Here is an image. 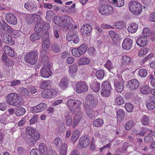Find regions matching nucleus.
<instances>
[{
	"label": "nucleus",
	"instance_id": "nucleus-32",
	"mask_svg": "<svg viewBox=\"0 0 155 155\" xmlns=\"http://www.w3.org/2000/svg\"><path fill=\"white\" fill-rule=\"evenodd\" d=\"M19 93L25 97H28L30 96L28 89L23 87H20L19 89Z\"/></svg>",
	"mask_w": 155,
	"mask_h": 155
},
{
	"label": "nucleus",
	"instance_id": "nucleus-28",
	"mask_svg": "<svg viewBox=\"0 0 155 155\" xmlns=\"http://www.w3.org/2000/svg\"><path fill=\"white\" fill-rule=\"evenodd\" d=\"M39 149L43 155H47L48 153L47 147L44 143H40L39 146Z\"/></svg>",
	"mask_w": 155,
	"mask_h": 155
},
{
	"label": "nucleus",
	"instance_id": "nucleus-24",
	"mask_svg": "<svg viewBox=\"0 0 155 155\" xmlns=\"http://www.w3.org/2000/svg\"><path fill=\"white\" fill-rule=\"evenodd\" d=\"M51 51L54 53H58L61 52V47L58 44L55 43L51 44Z\"/></svg>",
	"mask_w": 155,
	"mask_h": 155
},
{
	"label": "nucleus",
	"instance_id": "nucleus-12",
	"mask_svg": "<svg viewBox=\"0 0 155 155\" xmlns=\"http://www.w3.org/2000/svg\"><path fill=\"white\" fill-rule=\"evenodd\" d=\"M57 92L53 89L45 90L41 93L42 97L46 98H50L56 95Z\"/></svg>",
	"mask_w": 155,
	"mask_h": 155
},
{
	"label": "nucleus",
	"instance_id": "nucleus-25",
	"mask_svg": "<svg viewBox=\"0 0 155 155\" xmlns=\"http://www.w3.org/2000/svg\"><path fill=\"white\" fill-rule=\"evenodd\" d=\"M4 51L6 54L11 57H14L15 55V52L10 47L5 46L3 48Z\"/></svg>",
	"mask_w": 155,
	"mask_h": 155
},
{
	"label": "nucleus",
	"instance_id": "nucleus-18",
	"mask_svg": "<svg viewBox=\"0 0 155 155\" xmlns=\"http://www.w3.org/2000/svg\"><path fill=\"white\" fill-rule=\"evenodd\" d=\"M79 143L82 148L87 147L89 145L90 140L86 137H81L79 139Z\"/></svg>",
	"mask_w": 155,
	"mask_h": 155
},
{
	"label": "nucleus",
	"instance_id": "nucleus-21",
	"mask_svg": "<svg viewBox=\"0 0 155 155\" xmlns=\"http://www.w3.org/2000/svg\"><path fill=\"white\" fill-rule=\"evenodd\" d=\"M82 112L81 111L79 110L77 112L74 117L72 125L73 127H74L80 121L82 117Z\"/></svg>",
	"mask_w": 155,
	"mask_h": 155
},
{
	"label": "nucleus",
	"instance_id": "nucleus-42",
	"mask_svg": "<svg viewBox=\"0 0 155 155\" xmlns=\"http://www.w3.org/2000/svg\"><path fill=\"white\" fill-rule=\"evenodd\" d=\"M40 21L38 22L37 24L35 26L34 28V30L35 32L37 33H42L43 34V31H42V28L41 27V24L40 23Z\"/></svg>",
	"mask_w": 155,
	"mask_h": 155
},
{
	"label": "nucleus",
	"instance_id": "nucleus-41",
	"mask_svg": "<svg viewBox=\"0 0 155 155\" xmlns=\"http://www.w3.org/2000/svg\"><path fill=\"white\" fill-rule=\"evenodd\" d=\"M130 58L126 56L123 57L122 64L125 65H127L131 64V61H130Z\"/></svg>",
	"mask_w": 155,
	"mask_h": 155
},
{
	"label": "nucleus",
	"instance_id": "nucleus-56",
	"mask_svg": "<svg viewBox=\"0 0 155 155\" xmlns=\"http://www.w3.org/2000/svg\"><path fill=\"white\" fill-rule=\"evenodd\" d=\"M114 25L117 28L121 29L124 27L125 24L122 21H120L115 23Z\"/></svg>",
	"mask_w": 155,
	"mask_h": 155
},
{
	"label": "nucleus",
	"instance_id": "nucleus-20",
	"mask_svg": "<svg viewBox=\"0 0 155 155\" xmlns=\"http://www.w3.org/2000/svg\"><path fill=\"white\" fill-rule=\"evenodd\" d=\"M136 43L140 47L146 45L148 43L147 37L144 36H140L137 40Z\"/></svg>",
	"mask_w": 155,
	"mask_h": 155
},
{
	"label": "nucleus",
	"instance_id": "nucleus-63",
	"mask_svg": "<svg viewBox=\"0 0 155 155\" xmlns=\"http://www.w3.org/2000/svg\"><path fill=\"white\" fill-rule=\"evenodd\" d=\"M71 52L72 54L75 57H79L81 55L78 48L73 49L72 50Z\"/></svg>",
	"mask_w": 155,
	"mask_h": 155
},
{
	"label": "nucleus",
	"instance_id": "nucleus-13",
	"mask_svg": "<svg viewBox=\"0 0 155 155\" xmlns=\"http://www.w3.org/2000/svg\"><path fill=\"white\" fill-rule=\"evenodd\" d=\"M5 20L7 22L11 24L15 25L17 23V19L15 16L10 13H7L5 15Z\"/></svg>",
	"mask_w": 155,
	"mask_h": 155
},
{
	"label": "nucleus",
	"instance_id": "nucleus-5",
	"mask_svg": "<svg viewBox=\"0 0 155 155\" xmlns=\"http://www.w3.org/2000/svg\"><path fill=\"white\" fill-rule=\"evenodd\" d=\"M38 52L36 51L29 52L25 57V59L26 62L33 65L35 64L38 59Z\"/></svg>",
	"mask_w": 155,
	"mask_h": 155
},
{
	"label": "nucleus",
	"instance_id": "nucleus-26",
	"mask_svg": "<svg viewBox=\"0 0 155 155\" xmlns=\"http://www.w3.org/2000/svg\"><path fill=\"white\" fill-rule=\"evenodd\" d=\"M40 73L43 77L46 78H48L52 74L50 68H42Z\"/></svg>",
	"mask_w": 155,
	"mask_h": 155
},
{
	"label": "nucleus",
	"instance_id": "nucleus-17",
	"mask_svg": "<svg viewBox=\"0 0 155 155\" xmlns=\"http://www.w3.org/2000/svg\"><path fill=\"white\" fill-rule=\"evenodd\" d=\"M92 27L90 25L86 24L82 27L81 28V32L83 35L90 34L92 31Z\"/></svg>",
	"mask_w": 155,
	"mask_h": 155
},
{
	"label": "nucleus",
	"instance_id": "nucleus-3",
	"mask_svg": "<svg viewBox=\"0 0 155 155\" xmlns=\"http://www.w3.org/2000/svg\"><path fill=\"white\" fill-rule=\"evenodd\" d=\"M6 99L8 104L11 105H22L24 103L22 97L15 93H11L7 95Z\"/></svg>",
	"mask_w": 155,
	"mask_h": 155
},
{
	"label": "nucleus",
	"instance_id": "nucleus-15",
	"mask_svg": "<svg viewBox=\"0 0 155 155\" xmlns=\"http://www.w3.org/2000/svg\"><path fill=\"white\" fill-rule=\"evenodd\" d=\"M24 7L30 12H34L37 9L36 4L31 2H26L24 5Z\"/></svg>",
	"mask_w": 155,
	"mask_h": 155
},
{
	"label": "nucleus",
	"instance_id": "nucleus-16",
	"mask_svg": "<svg viewBox=\"0 0 155 155\" xmlns=\"http://www.w3.org/2000/svg\"><path fill=\"white\" fill-rule=\"evenodd\" d=\"M47 107L46 104L44 103L40 104L37 106L31 108V110L33 113H38L44 110Z\"/></svg>",
	"mask_w": 155,
	"mask_h": 155
},
{
	"label": "nucleus",
	"instance_id": "nucleus-55",
	"mask_svg": "<svg viewBox=\"0 0 155 155\" xmlns=\"http://www.w3.org/2000/svg\"><path fill=\"white\" fill-rule=\"evenodd\" d=\"M139 74L141 77H145L147 75V71L144 68H141L139 71Z\"/></svg>",
	"mask_w": 155,
	"mask_h": 155
},
{
	"label": "nucleus",
	"instance_id": "nucleus-11",
	"mask_svg": "<svg viewBox=\"0 0 155 155\" xmlns=\"http://www.w3.org/2000/svg\"><path fill=\"white\" fill-rule=\"evenodd\" d=\"M76 86V91L78 94L86 92L88 88V86L84 81L78 83Z\"/></svg>",
	"mask_w": 155,
	"mask_h": 155
},
{
	"label": "nucleus",
	"instance_id": "nucleus-9",
	"mask_svg": "<svg viewBox=\"0 0 155 155\" xmlns=\"http://www.w3.org/2000/svg\"><path fill=\"white\" fill-rule=\"evenodd\" d=\"M102 90L101 93L104 97H107L110 95L111 87L110 84L107 81H105L103 83L102 86Z\"/></svg>",
	"mask_w": 155,
	"mask_h": 155
},
{
	"label": "nucleus",
	"instance_id": "nucleus-36",
	"mask_svg": "<svg viewBox=\"0 0 155 155\" xmlns=\"http://www.w3.org/2000/svg\"><path fill=\"white\" fill-rule=\"evenodd\" d=\"M3 30L7 33H10L13 31V29L5 21H3Z\"/></svg>",
	"mask_w": 155,
	"mask_h": 155
},
{
	"label": "nucleus",
	"instance_id": "nucleus-58",
	"mask_svg": "<svg viewBox=\"0 0 155 155\" xmlns=\"http://www.w3.org/2000/svg\"><path fill=\"white\" fill-rule=\"evenodd\" d=\"M141 122L142 124L144 125H146L148 124L149 122V119L148 117L146 116H144L141 120Z\"/></svg>",
	"mask_w": 155,
	"mask_h": 155
},
{
	"label": "nucleus",
	"instance_id": "nucleus-33",
	"mask_svg": "<svg viewBox=\"0 0 155 155\" xmlns=\"http://www.w3.org/2000/svg\"><path fill=\"white\" fill-rule=\"evenodd\" d=\"M138 28V25L135 23L130 24L128 28V31L131 33H134L137 30Z\"/></svg>",
	"mask_w": 155,
	"mask_h": 155
},
{
	"label": "nucleus",
	"instance_id": "nucleus-53",
	"mask_svg": "<svg viewBox=\"0 0 155 155\" xmlns=\"http://www.w3.org/2000/svg\"><path fill=\"white\" fill-rule=\"evenodd\" d=\"M79 52L81 55L83 54L86 51L87 49V47L85 44H83L78 48Z\"/></svg>",
	"mask_w": 155,
	"mask_h": 155
},
{
	"label": "nucleus",
	"instance_id": "nucleus-6",
	"mask_svg": "<svg viewBox=\"0 0 155 155\" xmlns=\"http://www.w3.org/2000/svg\"><path fill=\"white\" fill-rule=\"evenodd\" d=\"M67 104L70 110L74 113L75 109H80L82 103L80 101L71 99L69 100Z\"/></svg>",
	"mask_w": 155,
	"mask_h": 155
},
{
	"label": "nucleus",
	"instance_id": "nucleus-19",
	"mask_svg": "<svg viewBox=\"0 0 155 155\" xmlns=\"http://www.w3.org/2000/svg\"><path fill=\"white\" fill-rule=\"evenodd\" d=\"M133 43L132 40L129 38H126L123 41L122 44L123 48L126 50H129L130 48Z\"/></svg>",
	"mask_w": 155,
	"mask_h": 155
},
{
	"label": "nucleus",
	"instance_id": "nucleus-23",
	"mask_svg": "<svg viewBox=\"0 0 155 155\" xmlns=\"http://www.w3.org/2000/svg\"><path fill=\"white\" fill-rule=\"evenodd\" d=\"M128 86L131 90H134L137 89L139 85L138 81L136 79H133L130 81L128 83Z\"/></svg>",
	"mask_w": 155,
	"mask_h": 155
},
{
	"label": "nucleus",
	"instance_id": "nucleus-4",
	"mask_svg": "<svg viewBox=\"0 0 155 155\" xmlns=\"http://www.w3.org/2000/svg\"><path fill=\"white\" fill-rule=\"evenodd\" d=\"M73 23L74 21L71 17L67 15H63L62 16V22L60 23V27L66 31L73 28Z\"/></svg>",
	"mask_w": 155,
	"mask_h": 155
},
{
	"label": "nucleus",
	"instance_id": "nucleus-8",
	"mask_svg": "<svg viewBox=\"0 0 155 155\" xmlns=\"http://www.w3.org/2000/svg\"><path fill=\"white\" fill-rule=\"evenodd\" d=\"M114 85L115 90L118 92L121 93L124 89V82L121 76L116 77L114 81Z\"/></svg>",
	"mask_w": 155,
	"mask_h": 155
},
{
	"label": "nucleus",
	"instance_id": "nucleus-54",
	"mask_svg": "<svg viewBox=\"0 0 155 155\" xmlns=\"http://www.w3.org/2000/svg\"><path fill=\"white\" fill-rule=\"evenodd\" d=\"M87 51L89 55L92 57L94 56L96 53L95 49L93 47H91L89 48Z\"/></svg>",
	"mask_w": 155,
	"mask_h": 155
},
{
	"label": "nucleus",
	"instance_id": "nucleus-30",
	"mask_svg": "<svg viewBox=\"0 0 155 155\" xmlns=\"http://www.w3.org/2000/svg\"><path fill=\"white\" fill-rule=\"evenodd\" d=\"M42 36V33H37L36 32L33 33L30 36V40L33 42L40 39Z\"/></svg>",
	"mask_w": 155,
	"mask_h": 155
},
{
	"label": "nucleus",
	"instance_id": "nucleus-39",
	"mask_svg": "<svg viewBox=\"0 0 155 155\" xmlns=\"http://www.w3.org/2000/svg\"><path fill=\"white\" fill-rule=\"evenodd\" d=\"M135 125V123L133 120H130L127 121L126 123L125 128L127 130H129Z\"/></svg>",
	"mask_w": 155,
	"mask_h": 155
},
{
	"label": "nucleus",
	"instance_id": "nucleus-50",
	"mask_svg": "<svg viewBox=\"0 0 155 155\" xmlns=\"http://www.w3.org/2000/svg\"><path fill=\"white\" fill-rule=\"evenodd\" d=\"M79 137V132L78 130H74L73 132L71 137V140L74 142L76 141Z\"/></svg>",
	"mask_w": 155,
	"mask_h": 155
},
{
	"label": "nucleus",
	"instance_id": "nucleus-38",
	"mask_svg": "<svg viewBox=\"0 0 155 155\" xmlns=\"http://www.w3.org/2000/svg\"><path fill=\"white\" fill-rule=\"evenodd\" d=\"M41 19V17L39 15L33 14L30 16L29 21L30 23H32L37 20H38L39 22Z\"/></svg>",
	"mask_w": 155,
	"mask_h": 155
},
{
	"label": "nucleus",
	"instance_id": "nucleus-37",
	"mask_svg": "<svg viewBox=\"0 0 155 155\" xmlns=\"http://www.w3.org/2000/svg\"><path fill=\"white\" fill-rule=\"evenodd\" d=\"M111 3L115 6L118 7H122L124 4V0H113Z\"/></svg>",
	"mask_w": 155,
	"mask_h": 155
},
{
	"label": "nucleus",
	"instance_id": "nucleus-60",
	"mask_svg": "<svg viewBox=\"0 0 155 155\" xmlns=\"http://www.w3.org/2000/svg\"><path fill=\"white\" fill-rule=\"evenodd\" d=\"M1 59L2 61L5 63V65L9 66V63L10 61L7 56L3 55Z\"/></svg>",
	"mask_w": 155,
	"mask_h": 155
},
{
	"label": "nucleus",
	"instance_id": "nucleus-1",
	"mask_svg": "<svg viewBox=\"0 0 155 155\" xmlns=\"http://www.w3.org/2000/svg\"><path fill=\"white\" fill-rule=\"evenodd\" d=\"M97 104V101L94 99L92 94H89L86 96L84 104L85 111L87 115L91 118H93L95 116L91 109L96 107Z\"/></svg>",
	"mask_w": 155,
	"mask_h": 155
},
{
	"label": "nucleus",
	"instance_id": "nucleus-44",
	"mask_svg": "<svg viewBox=\"0 0 155 155\" xmlns=\"http://www.w3.org/2000/svg\"><path fill=\"white\" fill-rule=\"evenodd\" d=\"M90 62V60L87 58L84 57L79 60L78 61V64L79 65H84L89 64Z\"/></svg>",
	"mask_w": 155,
	"mask_h": 155
},
{
	"label": "nucleus",
	"instance_id": "nucleus-49",
	"mask_svg": "<svg viewBox=\"0 0 155 155\" xmlns=\"http://www.w3.org/2000/svg\"><path fill=\"white\" fill-rule=\"evenodd\" d=\"M77 35L75 32L70 31L68 33L66 37V38L68 41H72V38H74V36H77Z\"/></svg>",
	"mask_w": 155,
	"mask_h": 155
},
{
	"label": "nucleus",
	"instance_id": "nucleus-31",
	"mask_svg": "<svg viewBox=\"0 0 155 155\" xmlns=\"http://www.w3.org/2000/svg\"><path fill=\"white\" fill-rule=\"evenodd\" d=\"M47 51L45 50H42L41 52V64L45 63V62H49L48 61V57L46 55Z\"/></svg>",
	"mask_w": 155,
	"mask_h": 155
},
{
	"label": "nucleus",
	"instance_id": "nucleus-52",
	"mask_svg": "<svg viewBox=\"0 0 155 155\" xmlns=\"http://www.w3.org/2000/svg\"><path fill=\"white\" fill-rule=\"evenodd\" d=\"M149 51L148 48L145 47L142 48L139 52V55L141 57L146 54Z\"/></svg>",
	"mask_w": 155,
	"mask_h": 155
},
{
	"label": "nucleus",
	"instance_id": "nucleus-47",
	"mask_svg": "<svg viewBox=\"0 0 155 155\" xmlns=\"http://www.w3.org/2000/svg\"><path fill=\"white\" fill-rule=\"evenodd\" d=\"M64 117L66 119L67 125L69 126H70L71 124L72 121L71 117L69 113L68 112L66 113Z\"/></svg>",
	"mask_w": 155,
	"mask_h": 155
},
{
	"label": "nucleus",
	"instance_id": "nucleus-46",
	"mask_svg": "<svg viewBox=\"0 0 155 155\" xmlns=\"http://www.w3.org/2000/svg\"><path fill=\"white\" fill-rule=\"evenodd\" d=\"M51 82L49 81H42L40 86V87L42 89H44L46 87L50 86Z\"/></svg>",
	"mask_w": 155,
	"mask_h": 155
},
{
	"label": "nucleus",
	"instance_id": "nucleus-35",
	"mask_svg": "<svg viewBox=\"0 0 155 155\" xmlns=\"http://www.w3.org/2000/svg\"><path fill=\"white\" fill-rule=\"evenodd\" d=\"M117 117L118 120L121 121L123 120L124 117V114L123 110L119 109L117 111Z\"/></svg>",
	"mask_w": 155,
	"mask_h": 155
},
{
	"label": "nucleus",
	"instance_id": "nucleus-45",
	"mask_svg": "<svg viewBox=\"0 0 155 155\" xmlns=\"http://www.w3.org/2000/svg\"><path fill=\"white\" fill-rule=\"evenodd\" d=\"M104 123L103 120L102 119L98 118L95 119L93 122V125L96 127L101 126Z\"/></svg>",
	"mask_w": 155,
	"mask_h": 155
},
{
	"label": "nucleus",
	"instance_id": "nucleus-48",
	"mask_svg": "<svg viewBox=\"0 0 155 155\" xmlns=\"http://www.w3.org/2000/svg\"><path fill=\"white\" fill-rule=\"evenodd\" d=\"M150 90H151V88L147 85L142 87L140 90L141 93L144 94H148Z\"/></svg>",
	"mask_w": 155,
	"mask_h": 155
},
{
	"label": "nucleus",
	"instance_id": "nucleus-10",
	"mask_svg": "<svg viewBox=\"0 0 155 155\" xmlns=\"http://www.w3.org/2000/svg\"><path fill=\"white\" fill-rule=\"evenodd\" d=\"M99 12L102 15H108L113 12V8L110 5H104L98 8Z\"/></svg>",
	"mask_w": 155,
	"mask_h": 155
},
{
	"label": "nucleus",
	"instance_id": "nucleus-61",
	"mask_svg": "<svg viewBox=\"0 0 155 155\" xmlns=\"http://www.w3.org/2000/svg\"><path fill=\"white\" fill-rule=\"evenodd\" d=\"M53 12L51 10H48L46 12V18L48 20H49L52 18Z\"/></svg>",
	"mask_w": 155,
	"mask_h": 155
},
{
	"label": "nucleus",
	"instance_id": "nucleus-27",
	"mask_svg": "<svg viewBox=\"0 0 155 155\" xmlns=\"http://www.w3.org/2000/svg\"><path fill=\"white\" fill-rule=\"evenodd\" d=\"M91 83H93L90 86V87L92 90L95 92H98L100 90V84L96 81H94Z\"/></svg>",
	"mask_w": 155,
	"mask_h": 155
},
{
	"label": "nucleus",
	"instance_id": "nucleus-57",
	"mask_svg": "<svg viewBox=\"0 0 155 155\" xmlns=\"http://www.w3.org/2000/svg\"><path fill=\"white\" fill-rule=\"evenodd\" d=\"M54 20L55 24L60 26V23L62 22V16L60 17L58 16H56L54 17Z\"/></svg>",
	"mask_w": 155,
	"mask_h": 155
},
{
	"label": "nucleus",
	"instance_id": "nucleus-29",
	"mask_svg": "<svg viewBox=\"0 0 155 155\" xmlns=\"http://www.w3.org/2000/svg\"><path fill=\"white\" fill-rule=\"evenodd\" d=\"M152 99L150 97L148 100L146 101V105L147 107L149 110H152L155 107L154 103L153 102Z\"/></svg>",
	"mask_w": 155,
	"mask_h": 155
},
{
	"label": "nucleus",
	"instance_id": "nucleus-2",
	"mask_svg": "<svg viewBox=\"0 0 155 155\" xmlns=\"http://www.w3.org/2000/svg\"><path fill=\"white\" fill-rule=\"evenodd\" d=\"M26 131L30 135L29 137L25 139L26 142L30 145H34L39 139L40 134L38 133L35 132L34 129L31 127L26 128Z\"/></svg>",
	"mask_w": 155,
	"mask_h": 155
},
{
	"label": "nucleus",
	"instance_id": "nucleus-22",
	"mask_svg": "<svg viewBox=\"0 0 155 155\" xmlns=\"http://www.w3.org/2000/svg\"><path fill=\"white\" fill-rule=\"evenodd\" d=\"M69 83L68 79L67 78H63L58 84V86L62 90H65Z\"/></svg>",
	"mask_w": 155,
	"mask_h": 155
},
{
	"label": "nucleus",
	"instance_id": "nucleus-64",
	"mask_svg": "<svg viewBox=\"0 0 155 155\" xmlns=\"http://www.w3.org/2000/svg\"><path fill=\"white\" fill-rule=\"evenodd\" d=\"M125 108L127 112H130L133 110V106L130 104L126 103L125 105Z\"/></svg>",
	"mask_w": 155,
	"mask_h": 155
},
{
	"label": "nucleus",
	"instance_id": "nucleus-7",
	"mask_svg": "<svg viewBox=\"0 0 155 155\" xmlns=\"http://www.w3.org/2000/svg\"><path fill=\"white\" fill-rule=\"evenodd\" d=\"M129 8L131 13L136 15L140 14L142 10L140 4L135 1L131 2L129 5Z\"/></svg>",
	"mask_w": 155,
	"mask_h": 155
},
{
	"label": "nucleus",
	"instance_id": "nucleus-14",
	"mask_svg": "<svg viewBox=\"0 0 155 155\" xmlns=\"http://www.w3.org/2000/svg\"><path fill=\"white\" fill-rule=\"evenodd\" d=\"M0 35L2 39L5 43L10 45H12L14 43V41L12 39V37L9 35L5 33H0Z\"/></svg>",
	"mask_w": 155,
	"mask_h": 155
},
{
	"label": "nucleus",
	"instance_id": "nucleus-59",
	"mask_svg": "<svg viewBox=\"0 0 155 155\" xmlns=\"http://www.w3.org/2000/svg\"><path fill=\"white\" fill-rule=\"evenodd\" d=\"M42 31L44 32L45 31H48L49 28V25L47 22L44 21H43L42 25Z\"/></svg>",
	"mask_w": 155,
	"mask_h": 155
},
{
	"label": "nucleus",
	"instance_id": "nucleus-62",
	"mask_svg": "<svg viewBox=\"0 0 155 155\" xmlns=\"http://www.w3.org/2000/svg\"><path fill=\"white\" fill-rule=\"evenodd\" d=\"M62 148L60 151V155H66L67 154V145L65 144L64 143L62 146Z\"/></svg>",
	"mask_w": 155,
	"mask_h": 155
},
{
	"label": "nucleus",
	"instance_id": "nucleus-40",
	"mask_svg": "<svg viewBox=\"0 0 155 155\" xmlns=\"http://www.w3.org/2000/svg\"><path fill=\"white\" fill-rule=\"evenodd\" d=\"M25 112V110L24 108L18 107L16 109L15 114L17 116H20L24 115Z\"/></svg>",
	"mask_w": 155,
	"mask_h": 155
},
{
	"label": "nucleus",
	"instance_id": "nucleus-43",
	"mask_svg": "<svg viewBox=\"0 0 155 155\" xmlns=\"http://www.w3.org/2000/svg\"><path fill=\"white\" fill-rule=\"evenodd\" d=\"M115 102L119 105H121L124 102V98L120 95H117L115 98Z\"/></svg>",
	"mask_w": 155,
	"mask_h": 155
},
{
	"label": "nucleus",
	"instance_id": "nucleus-34",
	"mask_svg": "<svg viewBox=\"0 0 155 155\" xmlns=\"http://www.w3.org/2000/svg\"><path fill=\"white\" fill-rule=\"evenodd\" d=\"M42 48L43 49V50L46 51L48 50L50 47L51 42L49 39L42 40Z\"/></svg>",
	"mask_w": 155,
	"mask_h": 155
},
{
	"label": "nucleus",
	"instance_id": "nucleus-51",
	"mask_svg": "<svg viewBox=\"0 0 155 155\" xmlns=\"http://www.w3.org/2000/svg\"><path fill=\"white\" fill-rule=\"evenodd\" d=\"M104 71L102 69L97 71L96 73V76L99 79H102L104 76Z\"/></svg>",
	"mask_w": 155,
	"mask_h": 155
}]
</instances>
